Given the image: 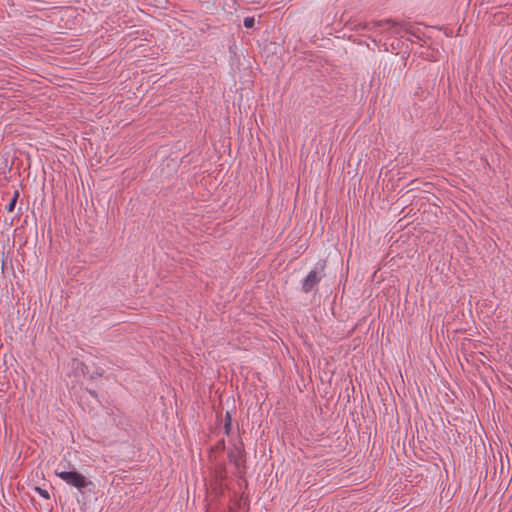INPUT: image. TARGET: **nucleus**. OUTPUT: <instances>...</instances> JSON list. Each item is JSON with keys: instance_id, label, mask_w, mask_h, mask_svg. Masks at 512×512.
<instances>
[{"instance_id": "f257e3e1", "label": "nucleus", "mask_w": 512, "mask_h": 512, "mask_svg": "<svg viewBox=\"0 0 512 512\" xmlns=\"http://www.w3.org/2000/svg\"><path fill=\"white\" fill-rule=\"evenodd\" d=\"M55 474L66 482L68 485L75 487L82 494L87 491L92 492L94 484L88 480L83 474L73 468L70 471H60L59 468L55 470Z\"/></svg>"}, {"instance_id": "f03ea898", "label": "nucleus", "mask_w": 512, "mask_h": 512, "mask_svg": "<svg viewBox=\"0 0 512 512\" xmlns=\"http://www.w3.org/2000/svg\"><path fill=\"white\" fill-rule=\"evenodd\" d=\"M228 459L234 464L239 474L245 473V451L243 443L239 441L234 445V448L228 451Z\"/></svg>"}, {"instance_id": "7ed1b4c3", "label": "nucleus", "mask_w": 512, "mask_h": 512, "mask_svg": "<svg viewBox=\"0 0 512 512\" xmlns=\"http://www.w3.org/2000/svg\"><path fill=\"white\" fill-rule=\"evenodd\" d=\"M322 276L316 271V269L311 270L308 275L302 280L301 290L304 293H310L316 289L318 284L320 283Z\"/></svg>"}, {"instance_id": "20e7f679", "label": "nucleus", "mask_w": 512, "mask_h": 512, "mask_svg": "<svg viewBox=\"0 0 512 512\" xmlns=\"http://www.w3.org/2000/svg\"><path fill=\"white\" fill-rule=\"evenodd\" d=\"M385 24H389L391 25L393 28H397V27H403L404 25L400 22H397L393 19H385V20H380V21H372L370 23H366L364 28L365 29H368V30H373V29H376V28H379V27H382L383 25Z\"/></svg>"}, {"instance_id": "39448f33", "label": "nucleus", "mask_w": 512, "mask_h": 512, "mask_svg": "<svg viewBox=\"0 0 512 512\" xmlns=\"http://www.w3.org/2000/svg\"><path fill=\"white\" fill-rule=\"evenodd\" d=\"M215 464V477L223 481L227 477L226 464L223 462H217V457L212 458L211 460Z\"/></svg>"}, {"instance_id": "423d86ee", "label": "nucleus", "mask_w": 512, "mask_h": 512, "mask_svg": "<svg viewBox=\"0 0 512 512\" xmlns=\"http://www.w3.org/2000/svg\"><path fill=\"white\" fill-rule=\"evenodd\" d=\"M80 370L84 375H86V374L89 375V378L91 380L96 379L97 377H101L102 373H103V370H98V369L96 371L90 373L88 370V366L84 363L80 364Z\"/></svg>"}, {"instance_id": "0eeeda50", "label": "nucleus", "mask_w": 512, "mask_h": 512, "mask_svg": "<svg viewBox=\"0 0 512 512\" xmlns=\"http://www.w3.org/2000/svg\"><path fill=\"white\" fill-rule=\"evenodd\" d=\"M225 450V440L221 439L219 440L213 447L210 448V460L214 458V454L217 452H223Z\"/></svg>"}, {"instance_id": "6e6552de", "label": "nucleus", "mask_w": 512, "mask_h": 512, "mask_svg": "<svg viewBox=\"0 0 512 512\" xmlns=\"http://www.w3.org/2000/svg\"><path fill=\"white\" fill-rule=\"evenodd\" d=\"M20 196V193L18 190H15L14 191V194H13V197L11 198L10 202L8 203V205L6 206V210L7 212L11 213L14 211L15 209V206L17 204V201H18V198Z\"/></svg>"}, {"instance_id": "1a4fd4ad", "label": "nucleus", "mask_w": 512, "mask_h": 512, "mask_svg": "<svg viewBox=\"0 0 512 512\" xmlns=\"http://www.w3.org/2000/svg\"><path fill=\"white\" fill-rule=\"evenodd\" d=\"M232 428V417L230 412H226L224 419V432L226 435H229Z\"/></svg>"}, {"instance_id": "9d476101", "label": "nucleus", "mask_w": 512, "mask_h": 512, "mask_svg": "<svg viewBox=\"0 0 512 512\" xmlns=\"http://www.w3.org/2000/svg\"><path fill=\"white\" fill-rule=\"evenodd\" d=\"M243 25L247 29L253 28L255 25V18L251 16L245 17L243 20Z\"/></svg>"}, {"instance_id": "9b49d317", "label": "nucleus", "mask_w": 512, "mask_h": 512, "mask_svg": "<svg viewBox=\"0 0 512 512\" xmlns=\"http://www.w3.org/2000/svg\"><path fill=\"white\" fill-rule=\"evenodd\" d=\"M34 490L43 498L50 499V495L47 490L42 489L40 487H35Z\"/></svg>"}, {"instance_id": "f8f14e48", "label": "nucleus", "mask_w": 512, "mask_h": 512, "mask_svg": "<svg viewBox=\"0 0 512 512\" xmlns=\"http://www.w3.org/2000/svg\"><path fill=\"white\" fill-rule=\"evenodd\" d=\"M86 391H87V392H88L92 397H94V398H96V399H97L98 394H97V392H96L95 390H92V389H88V388H87V389H86Z\"/></svg>"}]
</instances>
